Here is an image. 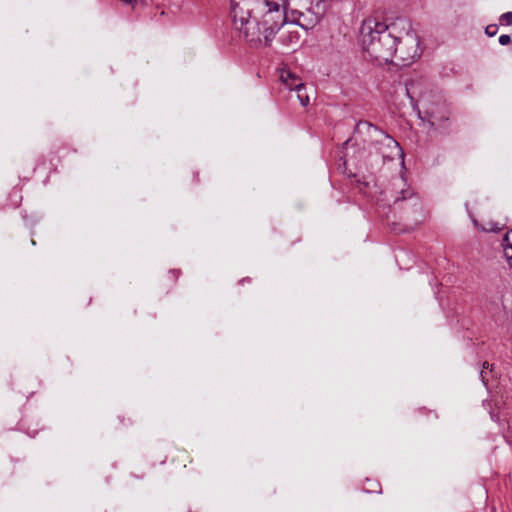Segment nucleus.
I'll return each instance as SVG.
<instances>
[{
    "instance_id": "423d86ee",
    "label": "nucleus",
    "mask_w": 512,
    "mask_h": 512,
    "mask_svg": "<svg viewBox=\"0 0 512 512\" xmlns=\"http://www.w3.org/2000/svg\"><path fill=\"white\" fill-rule=\"evenodd\" d=\"M299 40L300 35L295 29H287L280 36V41L285 46H296Z\"/></svg>"
},
{
    "instance_id": "dca6fc26",
    "label": "nucleus",
    "mask_w": 512,
    "mask_h": 512,
    "mask_svg": "<svg viewBox=\"0 0 512 512\" xmlns=\"http://www.w3.org/2000/svg\"><path fill=\"white\" fill-rule=\"evenodd\" d=\"M510 42H511V37L507 34H503L499 37V43L503 46L509 44Z\"/></svg>"
},
{
    "instance_id": "aec40b11",
    "label": "nucleus",
    "mask_w": 512,
    "mask_h": 512,
    "mask_svg": "<svg viewBox=\"0 0 512 512\" xmlns=\"http://www.w3.org/2000/svg\"><path fill=\"white\" fill-rule=\"evenodd\" d=\"M511 268H512V262H511Z\"/></svg>"
},
{
    "instance_id": "f257e3e1",
    "label": "nucleus",
    "mask_w": 512,
    "mask_h": 512,
    "mask_svg": "<svg viewBox=\"0 0 512 512\" xmlns=\"http://www.w3.org/2000/svg\"><path fill=\"white\" fill-rule=\"evenodd\" d=\"M288 0H231V16L235 28L242 29L256 15L263 28L264 46H270L276 33L286 23Z\"/></svg>"
},
{
    "instance_id": "9d476101",
    "label": "nucleus",
    "mask_w": 512,
    "mask_h": 512,
    "mask_svg": "<svg viewBox=\"0 0 512 512\" xmlns=\"http://www.w3.org/2000/svg\"><path fill=\"white\" fill-rule=\"evenodd\" d=\"M449 120V116L446 112L441 114L432 113L430 115V123L435 128H444Z\"/></svg>"
},
{
    "instance_id": "39448f33",
    "label": "nucleus",
    "mask_w": 512,
    "mask_h": 512,
    "mask_svg": "<svg viewBox=\"0 0 512 512\" xmlns=\"http://www.w3.org/2000/svg\"><path fill=\"white\" fill-rule=\"evenodd\" d=\"M236 29L239 30L250 46L258 47L260 45H264L263 28L258 16L253 14L251 19L248 20V23L243 26L242 29Z\"/></svg>"
},
{
    "instance_id": "ddd939ff",
    "label": "nucleus",
    "mask_w": 512,
    "mask_h": 512,
    "mask_svg": "<svg viewBox=\"0 0 512 512\" xmlns=\"http://www.w3.org/2000/svg\"><path fill=\"white\" fill-rule=\"evenodd\" d=\"M501 24L512 25V12H506L500 17Z\"/></svg>"
},
{
    "instance_id": "20e7f679",
    "label": "nucleus",
    "mask_w": 512,
    "mask_h": 512,
    "mask_svg": "<svg viewBox=\"0 0 512 512\" xmlns=\"http://www.w3.org/2000/svg\"><path fill=\"white\" fill-rule=\"evenodd\" d=\"M364 124L368 129L373 130L377 134L375 142L380 145L378 149L385 160L388 159L392 161L396 156L403 157V150L394 138L371 123L364 122Z\"/></svg>"
},
{
    "instance_id": "a211bd4d",
    "label": "nucleus",
    "mask_w": 512,
    "mask_h": 512,
    "mask_svg": "<svg viewBox=\"0 0 512 512\" xmlns=\"http://www.w3.org/2000/svg\"><path fill=\"white\" fill-rule=\"evenodd\" d=\"M126 4L134 5V3L137 2V0H123Z\"/></svg>"
},
{
    "instance_id": "6ab92c4d",
    "label": "nucleus",
    "mask_w": 512,
    "mask_h": 512,
    "mask_svg": "<svg viewBox=\"0 0 512 512\" xmlns=\"http://www.w3.org/2000/svg\"><path fill=\"white\" fill-rule=\"evenodd\" d=\"M473 223H474V225H475L476 227H478V223H477V221H476L475 219L473 220Z\"/></svg>"
},
{
    "instance_id": "2eb2a0df",
    "label": "nucleus",
    "mask_w": 512,
    "mask_h": 512,
    "mask_svg": "<svg viewBox=\"0 0 512 512\" xmlns=\"http://www.w3.org/2000/svg\"><path fill=\"white\" fill-rule=\"evenodd\" d=\"M481 230L485 232H495L500 230V227L496 223H489L488 227H481Z\"/></svg>"
},
{
    "instance_id": "6e6552de",
    "label": "nucleus",
    "mask_w": 512,
    "mask_h": 512,
    "mask_svg": "<svg viewBox=\"0 0 512 512\" xmlns=\"http://www.w3.org/2000/svg\"><path fill=\"white\" fill-rule=\"evenodd\" d=\"M320 17L317 15H312L311 17H307L305 13H300L299 18L296 21V24L304 28L305 30L313 28L317 23H319Z\"/></svg>"
},
{
    "instance_id": "4468645a",
    "label": "nucleus",
    "mask_w": 512,
    "mask_h": 512,
    "mask_svg": "<svg viewBox=\"0 0 512 512\" xmlns=\"http://www.w3.org/2000/svg\"><path fill=\"white\" fill-rule=\"evenodd\" d=\"M497 31H498V26L496 24H490L488 25L486 28H485V33L489 36V37H493L497 34Z\"/></svg>"
},
{
    "instance_id": "f3484780",
    "label": "nucleus",
    "mask_w": 512,
    "mask_h": 512,
    "mask_svg": "<svg viewBox=\"0 0 512 512\" xmlns=\"http://www.w3.org/2000/svg\"><path fill=\"white\" fill-rule=\"evenodd\" d=\"M488 367H489V363H488V362H484V363H483V369H487ZM480 377H481V379H482L483 383H484V384H486V381H487V380H486V378H485V372H484V370H482V371H481V373H480Z\"/></svg>"
},
{
    "instance_id": "1a4fd4ad",
    "label": "nucleus",
    "mask_w": 512,
    "mask_h": 512,
    "mask_svg": "<svg viewBox=\"0 0 512 512\" xmlns=\"http://www.w3.org/2000/svg\"><path fill=\"white\" fill-rule=\"evenodd\" d=\"M502 246H503L504 256L508 260L509 264L511 265V262H512V229L505 234V236L502 240Z\"/></svg>"
},
{
    "instance_id": "7ed1b4c3",
    "label": "nucleus",
    "mask_w": 512,
    "mask_h": 512,
    "mask_svg": "<svg viewBox=\"0 0 512 512\" xmlns=\"http://www.w3.org/2000/svg\"><path fill=\"white\" fill-rule=\"evenodd\" d=\"M407 26V30L398 35L396 43L397 65L409 66L418 57H420L419 39L415 32L412 31L409 22H404L403 29Z\"/></svg>"
},
{
    "instance_id": "0eeeda50",
    "label": "nucleus",
    "mask_w": 512,
    "mask_h": 512,
    "mask_svg": "<svg viewBox=\"0 0 512 512\" xmlns=\"http://www.w3.org/2000/svg\"><path fill=\"white\" fill-rule=\"evenodd\" d=\"M293 79L296 81L295 90H294L296 92V96H297L300 104L305 107L310 102L309 95L306 92V87H305L304 83L299 78H293Z\"/></svg>"
},
{
    "instance_id": "f03ea898",
    "label": "nucleus",
    "mask_w": 512,
    "mask_h": 512,
    "mask_svg": "<svg viewBox=\"0 0 512 512\" xmlns=\"http://www.w3.org/2000/svg\"><path fill=\"white\" fill-rule=\"evenodd\" d=\"M397 24L387 25L374 17L366 18L360 27V41L370 58L392 63L396 55Z\"/></svg>"
},
{
    "instance_id": "9b49d317",
    "label": "nucleus",
    "mask_w": 512,
    "mask_h": 512,
    "mask_svg": "<svg viewBox=\"0 0 512 512\" xmlns=\"http://www.w3.org/2000/svg\"><path fill=\"white\" fill-rule=\"evenodd\" d=\"M281 80L286 85L287 88L294 91L296 81L293 78H298L295 74L291 73L288 70H283L280 75Z\"/></svg>"
},
{
    "instance_id": "f8f14e48",
    "label": "nucleus",
    "mask_w": 512,
    "mask_h": 512,
    "mask_svg": "<svg viewBox=\"0 0 512 512\" xmlns=\"http://www.w3.org/2000/svg\"><path fill=\"white\" fill-rule=\"evenodd\" d=\"M413 196V192L409 189H402L399 195L394 200V205H397L401 200L410 199Z\"/></svg>"
}]
</instances>
